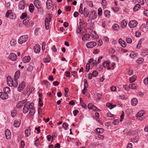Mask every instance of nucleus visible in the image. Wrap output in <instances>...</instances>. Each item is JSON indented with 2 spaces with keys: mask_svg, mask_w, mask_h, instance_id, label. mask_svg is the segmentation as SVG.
Segmentation results:
<instances>
[{
  "mask_svg": "<svg viewBox=\"0 0 148 148\" xmlns=\"http://www.w3.org/2000/svg\"><path fill=\"white\" fill-rule=\"evenodd\" d=\"M93 105L92 103H89L88 105V108L89 109H91Z\"/></svg>",
  "mask_w": 148,
  "mask_h": 148,
  "instance_id": "5fc2aeb1",
  "label": "nucleus"
},
{
  "mask_svg": "<svg viewBox=\"0 0 148 148\" xmlns=\"http://www.w3.org/2000/svg\"><path fill=\"white\" fill-rule=\"evenodd\" d=\"M34 3L35 6L38 9L42 8L41 3L39 1L35 0L34 1Z\"/></svg>",
  "mask_w": 148,
  "mask_h": 148,
  "instance_id": "423d86ee",
  "label": "nucleus"
},
{
  "mask_svg": "<svg viewBox=\"0 0 148 148\" xmlns=\"http://www.w3.org/2000/svg\"><path fill=\"white\" fill-rule=\"evenodd\" d=\"M112 28L114 30H118L119 28V26L117 24H114L112 26Z\"/></svg>",
  "mask_w": 148,
  "mask_h": 148,
  "instance_id": "2f4dec72",
  "label": "nucleus"
},
{
  "mask_svg": "<svg viewBox=\"0 0 148 148\" xmlns=\"http://www.w3.org/2000/svg\"><path fill=\"white\" fill-rule=\"evenodd\" d=\"M10 59L12 61H15L16 60L17 57L16 55L13 53H10L9 55Z\"/></svg>",
  "mask_w": 148,
  "mask_h": 148,
  "instance_id": "6e6552de",
  "label": "nucleus"
},
{
  "mask_svg": "<svg viewBox=\"0 0 148 148\" xmlns=\"http://www.w3.org/2000/svg\"><path fill=\"white\" fill-rule=\"evenodd\" d=\"M31 103H30L29 101L27 102L25 104L24 106L23 112L24 113H26L28 111L29 109L31 107Z\"/></svg>",
  "mask_w": 148,
  "mask_h": 148,
  "instance_id": "f03ea898",
  "label": "nucleus"
},
{
  "mask_svg": "<svg viewBox=\"0 0 148 148\" xmlns=\"http://www.w3.org/2000/svg\"><path fill=\"white\" fill-rule=\"evenodd\" d=\"M144 14L145 16H148V10L145 11L144 12Z\"/></svg>",
  "mask_w": 148,
  "mask_h": 148,
  "instance_id": "774afa93",
  "label": "nucleus"
},
{
  "mask_svg": "<svg viewBox=\"0 0 148 148\" xmlns=\"http://www.w3.org/2000/svg\"><path fill=\"white\" fill-rule=\"evenodd\" d=\"M98 14L99 16H101L102 14V10L101 8H99L98 10Z\"/></svg>",
  "mask_w": 148,
  "mask_h": 148,
  "instance_id": "09e8293b",
  "label": "nucleus"
},
{
  "mask_svg": "<svg viewBox=\"0 0 148 148\" xmlns=\"http://www.w3.org/2000/svg\"><path fill=\"white\" fill-rule=\"evenodd\" d=\"M0 97L3 100L7 99L8 98V94L6 92H0Z\"/></svg>",
  "mask_w": 148,
  "mask_h": 148,
  "instance_id": "0eeeda50",
  "label": "nucleus"
},
{
  "mask_svg": "<svg viewBox=\"0 0 148 148\" xmlns=\"http://www.w3.org/2000/svg\"><path fill=\"white\" fill-rule=\"evenodd\" d=\"M13 81L12 80H11V81L7 82V84L8 85L10 86H12L13 85Z\"/></svg>",
  "mask_w": 148,
  "mask_h": 148,
  "instance_id": "58836bf2",
  "label": "nucleus"
},
{
  "mask_svg": "<svg viewBox=\"0 0 148 148\" xmlns=\"http://www.w3.org/2000/svg\"><path fill=\"white\" fill-rule=\"evenodd\" d=\"M136 76H133L129 79V81L130 83H132L134 82L136 79Z\"/></svg>",
  "mask_w": 148,
  "mask_h": 148,
  "instance_id": "7c9ffc66",
  "label": "nucleus"
},
{
  "mask_svg": "<svg viewBox=\"0 0 148 148\" xmlns=\"http://www.w3.org/2000/svg\"><path fill=\"white\" fill-rule=\"evenodd\" d=\"M28 19H29L28 18H27L26 19L24 20L23 21V24H27L29 21Z\"/></svg>",
  "mask_w": 148,
  "mask_h": 148,
  "instance_id": "8fccbe9b",
  "label": "nucleus"
},
{
  "mask_svg": "<svg viewBox=\"0 0 148 148\" xmlns=\"http://www.w3.org/2000/svg\"><path fill=\"white\" fill-rule=\"evenodd\" d=\"M138 23L136 20H133L130 21L129 23V26L131 28L135 27L137 25Z\"/></svg>",
  "mask_w": 148,
  "mask_h": 148,
  "instance_id": "20e7f679",
  "label": "nucleus"
},
{
  "mask_svg": "<svg viewBox=\"0 0 148 148\" xmlns=\"http://www.w3.org/2000/svg\"><path fill=\"white\" fill-rule=\"evenodd\" d=\"M28 36L27 35H23L21 36L18 40V42L21 44L25 42L27 40Z\"/></svg>",
  "mask_w": 148,
  "mask_h": 148,
  "instance_id": "7ed1b4c3",
  "label": "nucleus"
},
{
  "mask_svg": "<svg viewBox=\"0 0 148 148\" xmlns=\"http://www.w3.org/2000/svg\"><path fill=\"white\" fill-rule=\"evenodd\" d=\"M40 47L38 44H36L35 45L34 47V52L37 53H38L40 51Z\"/></svg>",
  "mask_w": 148,
  "mask_h": 148,
  "instance_id": "4468645a",
  "label": "nucleus"
},
{
  "mask_svg": "<svg viewBox=\"0 0 148 148\" xmlns=\"http://www.w3.org/2000/svg\"><path fill=\"white\" fill-rule=\"evenodd\" d=\"M141 46V42L140 41H139L138 42V44L136 46V48L137 49H139Z\"/></svg>",
  "mask_w": 148,
  "mask_h": 148,
  "instance_id": "bf43d9fd",
  "label": "nucleus"
},
{
  "mask_svg": "<svg viewBox=\"0 0 148 148\" xmlns=\"http://www.w3.org/2000/svg\"><path fill=\"white\" fill-rule=\"evenodd\" d=\"M110 12L108 10H106L105 11V15L106 16L109 17L110 16Z\"/></svg>",
  "mask_w": 148,
  "mask_h": 148,
  "instance_id": "e433bc0d",
  "label": "nucleus"
},
{
  "mask_svg": "<svg viewBox=\"0 0 148 148\" xmlns=\"http://www.w3.org/2000/svg\"><path fill=\"white\" fill-rule=\"evenodd\" d=\"M119 42L122 47L125 48L126 47V43L121 39H119Z\"/></svg>",
  "mask_w": 148,
  "mask_h": 148,
  "instance_id": "aec40b11",
  "label": "nucleus"
},
{
  "mask_svg": "<svg viewBox=\"0 0 148 148\" xmlns=\"http://www.w3.org/2000/svg\"><path fill=\"white\" fill-rule=\"evenodd\" d=\"M18 85V83L17 82V80H16L14 79V81H13V85L14 87H16Z\"/></svg>",
  "mask_w": 148,
  "mask_h": 148,
  "instance_id": "f704fd0d",
  "label": "nucleus"
},
{
  "mask_svg": "<svg viewBox=\"0 0 148 148\" xmlns=\"http://www.w3.org/2000/svg\"><path fill=\"white\" fill-rule=\"evenodd\" d=\"M52 50L54 52H56L57 51L56 47L54 46H53L52 48Z\"/></svg>",
  "mask_w": 148,
  "mask_h": 148,
  "instance_id": "0e129e2a",
  "label": "nucleus"
},
{
  "mask_svg": "<svg viewBox=\"0 0 148 148\" xmlns=\"http://www.w3.org/2000/svg\"><path fill=\"white\" fill-rule=\"evenodd\" d=\"M90 35L89 34H86L84 35L82 37V39L83 41H85L89 38Z\"/></svg>",
  "mask_w": 148,
  "mask_h": 148,
  "instance_id": "5701e85b",
  "label": "nucleus"
},
{
  "mask_svg": "<svg viewBox=\"0 0 148 148\" xmlns=\"http://www.w3.org/2000/svg\"><path fill=\"white\" fill-rule=\"evenodd\" d=\"M29 11L31 12L32 13L34 9V5H33V4H31L29 6Z\"/></svg>",
  "mask_w": 148,
  "mask_h": 148,
  "instance_id": "c756f323",
  "label": "nucleus"
},
{
  "mask_svg": "<svg viewBox=\"0 0 148 148\" xmlns=\"http://www.w3.org/2000/svg\"><path fill=\"white\" fill-rule=\"evenodd\" d=\"M142 55H147L148 53V50H144L142 53Z\"/></svg>",
  "mask_w": 148,
  "mask_h": 148,
  "instance_id": "13d9d810",
  "label": "nucleus"
},
{
  "mask_svg": "<svg viewBox=\"0 0 148 148\" xmlns=\"http://www.w3.org/2000/svg\"><path fill=\"white\" fill-rule=\"evenodd\" d=\"M119 122V120H115L113 121L112 123L114 125L117 124Z\"/></svg>",
  "mask_w": 148,
  "mask_h": 148,
  "instance_id": "4d7b16f0",
  "label": "nucleus"
},
{
  "mask_svg": "<svg viewBox=\"0 0 148 148\" xmlns=\"http://www.w3.org/2000/svg\"><path fill=\"white\" fill-rule=\"evenodd\" d=\"M110 63V62H107V61H105L103 64V66L104 68H107V69L108 70H110V68L109 66V65Z\"/></svg>",
  "mask_w": 148,
  "mask_h": 148,
  "instance_id": "dca6fc26",
  "label": "nucleus"
},
{
  "mask_svg": "<svg viewBox=\"0 0 148 148\" xmlns=\"http://www.w3.org/2000/svg\"><path fill=\"white\" fill-rule=\"evenodd\" d=\"M110 89L112 91H116V88L114 86H112L110 87Z\"/></svg>",
  "mask_w": 148,
  "mask_h": 148,
  "instance_id": "603ef678",
  "label": "nucleus"
},
{
  "mask_svg": "<svg viewBox=\"0 0 148 148\" xmlns=\"http://www.w3.org/2000/svg\"><path fill=\"white\" fill-rule=\"evenodd\" d=\"M96 132L99 134L102 133L103 132V130L101 128H97L96 129Z\"/></svg>",
  "mask_w": 148,
  "mask_h": 148,
  "instance_id": "473e14b6",
  "label": "nucleus"
},
{
  "mask_svg": "<svg viewBox=\"0 0 148 148\" xmlns=\"http://www.w3.org/2000/svg\"><path fill=\"white\" fill-rule=\"evenodd\" d=\"M84 86H85V87H88V85L86 79H84Z\"/></svg>",
  "mask_w": 148,
  "mask_h": 148,
  "instance_id": "49530a36",
  "label": "nucleus"
},
{
  "mask_svg": "<svg viewBox=\"0 0 148 148\" xmlns=\"http://www.w3.org/2000/svg\"><path fill=\"white\" fill-rule=\"evenodd\" d=\"M140 7V5L138 4H136L134 6L133 8V10L134 11H137L138 10Z\"/></svg>",
  "mask_w": 148,
  "mask_h": 148,
  "instance_id": "c85d7f7f",
  "label": "nucleus"
},
{
  "mask_svg": "<svg viewBox=\"0 0 148 148\" xmlns=\"http://www.w3.org/2000/svg\"><path fill=\"white\" fill-rule=\"evenodd\" d=\"M27 14L26 13H24L22 14L20 18L22 19H23L27 17Z\"/></svg>",
  "mask_w": 148,
  "mask_h": 148,
  "instance_id": "a19ab883",
  "label": "nucleus"
},
{
  "mask_svg": "<svg viewBox=\"0 0 148 148\" xmlns=\"http://www.w3.org/2000/svg\"><path fill=\"white\" fill-rule=\"evenodd\" d=\"M5 135L6 138L8 139H10L11 137V134L10 130L8 129H7L5 131Z\"/></svg>",
  "mask_w": 148,
  "mask_h": 148,
  "instance_id": "9d476101",
  "label": "nucleus"
},
{
  "mask_svg": "<svg viewBox=\"0 0 148 148\" xmlns=\"http://www.w3.org/2000/svg\"><path fill=\"white\" fill-rule=\"evenodd\" d=\"M127 22L124 20L122 21L121 22V27L122 28H124L127 26Z\"/></svg>",
  "mask_w": 148,
  "mask_h": 148,
  "instance_id": "a878e982",
  "label": "nucleus"
},
{
  "mask_svg": "<svg viewBox=\"0 0 148 148\" xmlns=\"http://www.w3.org/2000/svg\"><path fill=\"white\" fill-rule=\"evenodd\" d=\"M51 15L50 14H49L48 16L45 18V25L47 30H48L49 29V23L51 21Z\"/></svg>",
  "mask_w": 148,
  "mask_h": 148,
  "instance_id": "f257e3e1",
  "label": "nucleus"
},
{
  "mask_svg": "<svg viewBox=\"0 0 148 148\" xmlns=\"http://www.w3.org/2000/svg\"><path fill=\"white\" fill-rule=\"evenodd\" d=\"M131 104L133 106H135L138 103V100L137 99L135 98H133L131 100Z\"/></svg>",
  "mask_w": 148,
  "mask_h": 148,
  "instance_id": "4be33fe9",
  "label": "nucleus"
},
{
  "mask_svg": "<svg viewBox=\"0 0 148 148\" xmlns=\"http://www.w3.org/2000/svg\"><path fill=\"white\" fill-rule=\"evenodd\" d=\"M98 73L97 71H93L91 74L93 77H95L97 76Z\"/></svg>",
  "mask_w": 148,
  "mask_h": 148,
  "instance_id": "ea45409f",
  "label": "nucleus"
},
{
  "mask_svg": "<svg viewBox=\"0 0 148 148\" xmlns=\"http://www.w3.org/2000/svg\"><path fill=\"white\" fill-rule=\"evenodd\" d=\"M31 59V58L29 56H25L23 59V62L24 63L28 62Z\"/></svg>",
  "mask_w": 148,
  "mask_h": 148,
  "instance_id": "a211bd4d",
  "label": "nucleus"
},
{
  "mask_svg": "<svg viewBox=\"0 0 148 148\" xmlns=\"http://www.w3.org/2000/svg\"><path fill=\"white\" fill-rule=\"evenodd\" d=\"M43 61L45 63H48L50 61V58L49 56H47L46 58L44 59Z\"/></svg>",
  "mask_w": 148,
  "mask_h": 148,
  "instance_id": "72a5a7b5",
  "label": "nucleus"
},
{
  "mask_svg": "<svg viewBox=\"0 0 148 148\" xmlns=\"http://www.w3.org/2000/svg\"><path fill=\"white\" fill-rule=\"evenodd\" d=\"M97 96L98 99H100L102 97V95L100 93H98L97 94Z\"/></svg>",
  "mask_w": 148,
  "mask_h": 148,
  "instance_id": "e2e57ef3",
  "label": "nucleus"
},
{
  "mask_svg": "<svg viewBox=\"0 0 148 148\" xmlns=\"http://www.w3.org/2000/svg\"><path fill=\"white\" fill-rule=\"evenodd\" d=\"M124 112L123 111L122 113L121 116H120V118H121V119H120V121L121 122L122 121L123 119V118H124Z\"/></svg>",
  "mask_w": 148,
  "mask_h": 148,
  "instance_id": "3c124183",
  "label": "nucleus"
},
{
  "mask_svg": "<svg viewBox=\"0 0 148 148\" xmlns=\"http://www.w3.org/2000/svg\"><path fill=\"white\" fill-rule=\"evenodd\" d=\"M68 126V125L67 123H63L62 127L65 130H66L67 129V127Z\"/></svg>",
  "mask_w": 148,
  "mask_h": 148,
  "instance_id": "c03bdc74",
  "label": "nucleus"
},
{
  "mask_svg": "<svg viewBox=\"0 0 148 148\" xmlns=\"http://www.w3.org/2000/svg\"><path fill=\"white\" fill-rule=\"evenodd\" d=\"M130 56L132 58H134L135 57H136V54H134V53H130Z\"/></svg>",
  "mask_w": 148,
  "mask_h": 148,
  "instance_id": "de8ad7c7",
  "label": "nucleus"
},
{
  "mask_svg": "<svg viewBox=\"0 0 148 148\" xmlns=\"http://www.w3.org/2000/svg\"><path fill=\"white\" fill-rule=\"evenodd\" d=\"M132 145L131 143H129L127 146V148H132Z\"/></svg>",
  "mask_w": 148,
  "mask_h": 148,
  "instance_id": "338daca9",
  "label": "nucleus"
},
{
  "mask_svg": "<svg viewBox=\"0 0 148 148\" xmlns=\"http://www.w3.org/2000/svg\"><path fill=\"white\" fill-rule=\"evenodd\" d=\"M145 114V112L143 111H140L138 112L136 114V117H141Z\"/></svg>",
  "mask_w": 148,
  "mask_h": 148,
  "instance_id": "6ab92c4d",
  "label": "nucleus"
},
{
  "mask_svg": "<svg viewBox=\"0 0 148 148\" xmlns=\"http://www.w3.org/2000/svg\"><path fill=\"white\" fill-rule=\"evenodd\" d=\"M144 83L145 84H148V78H145L144 79Z\"/></svg>",
  "mask_w": 148,
  "mask_h": 148,
  "instance_id": "052dcab7",
  "label": "nucleus"
},
{
  "mask_svg": "<svg viewBox=\"0 0 148 148\" xmlns=\"http://www.w3.org/2000/svg\"><path fill=\"white\" fill-rule=\"evenodd\" d=\"M29 110V114L31 115H33L35 112V110L34 108V103L33 102L31 103V107Z\"/></svg>",
  "mask_w": 148,
  "mask_h": 148,
  "instance_id": "1a4fd4ad",
  "label": "nucleus"
},
{
  "mask_svg": "<svg viewBox=\"0 0 148 148\" xmlns=\"http://www.w3.org/2000/svg\"><path fill=\"white\" fill-rule=\"evenodd\" d=\"M21 123V121H18L17 120H15L14 123V126L15 127H18Z\"/></svg>",
  "mask_w": 148,
  "mask_h": 148,
  "instance_id": "412c9836",
  "label": "nucleus"
},
{
  "mask_svg": "<svg viewBox=\"0 0 148 148\" xmlns=\"http://www.w3.org/2000/svg\"><path fill=\"white\" fill-rule=\"evenodd\" d=\"M84 14L85 17L88 16L89 14V12L88 11L87 9L86 8H84Z\"/></svg>",
  "mask_w": 148,
  "mask_h": 148,
  "instance_id": "cd10ccee",
  "label": "nucleus"
},
{
  "mask_svg": "<svg viewBox=\"0 0 148 148\" xmlns=\"http://www.w3.org/2000/svg\"><path fill=\"white\" fill-rule=\"evenodd\" d=\"M102 4L103 6H105L106 5V2L105 0H102Z\"/></svg>",
  "mask_w": 148,
  "mask_h": 148,
  "instance_id": "69168bd1",
  "label": "nucleus"
},
{
  "mask_svg": "<svg viewBox=\"0 0 148 148\" xmlns=\"http://www.w3.org/2000/svg\"><path fill=\"white\" fill-rule=\"evenodd\" d=\"M19 8L21 9H24L25 8V6L24 4H21L19 6Z\"/></svg>",
  "mask_w": 148,
  "mask_h": 148,
  "instance_id": "680f3d73",
  "label": "nucleus"
},
{
  "mask_svg": "<svg viewBox=\"0 0 148 148\" xmlns=\"http://www.w3.org/2000/svg\"><path fill=\"white\" fill-rule=\"evenodd\" d=\"M25 85V83L24 82H22L19 85L18 88V90L21 92L24 88Z\"/></svg>",
  "mask_w": 148,
  "mask_h": 148,
  "instance_id": "9b49d317",
  "label": "nucleus"
},
{
  "mask_svg": "<svg viewBox=\"0 0 148 148\" xmlns=\"http://www.w3.org/2000/svg\"><path fill=\"white\" fill-rule=\"evenodd\" d=\"M27 100V99H26L20 102L16 105V107L18 108H20L22 107L23 106V104L26 102Z\"/></svg>",
  "mask_w": 148,
  "mask_h": 148,
  "instance_id": "ddd939ff",
  "label": "nucleus"
},
{
  "mask_svg": "<svg viewBox=\"0 0 148 148\" xmlns=\"http://www.w3.org/2000/svg\"><path fill=\"white\" fill-rule=\"evenodd\" d=\"M52 3L51 0H47L46 5L48 9H50L51 7Z\"/></svg>",
  "mask_w": 148,
  "mask_h": 148,
  "instance_id": "b1692460",
  "label": "nucleus"
},
{
  "mask_svg": "<svg viewBox=\"0 0 148 148\" xmlns=\"http://www.w3.org/2000/svg\"><path fill=\"white\" fill-rule=\"evenodd\" d=\"M4 92H6V93L9 92L10 91V88L8 87H5L4 88Z\"/></svg>",
  "mask_w": 148,
  "mask_h": 148,
  "instance_id": "c9c22d12",
  "label": "nucleus"
},
{
  "mask_svg": "<svg viewBox=\"0 0 148 148\" xmlns=\"http://www.w3.org/2000/svg\"><path fill=\"white\" fill-rule=\"evenodd\" d=\"M81 23H82L81 22H80V28H78L76 31V33L77 34L80 33L81 32V24H80Z\"/></svg>",
  "mask_w": 148,
  "mask_h": 148,
  "instance_id": "79ce46f5",
  "label": "nucleus"
},
{
  "mask_svg": "<svg viewBox=\"0 0 148 148\" xmlns=\"http://www.w3.org/2000/svg\"><path fill=\"white\" fill-rule=\"evenodd\" d=\"M92 19H94L96 18V15H95V13L93 11H92L90 12L89 17Z\"/></svg>",
  "mask_w": 148,
  "mask_h": 148,
  "instance_id": "f3484780",
  "label": "nucleus"
},
{
  "mask_svg": "<svg viewBox=\"0 0 148 148\" xmlns=\"http://www.w3.org/2000/svg\"><path fill=\"white\" fill-rule=\"evenodd\" d=\"M126 40L127 42L128 43H131L132 42V40L130 38H127Z\"/></svg>",
  "mask_w": 148,
  "mask_h": 148,
  "instance_id": "864d4df0",
  "label": "nucleus"
},
{
  "mask_svg": "<svg viewBox=\"0 0 148 148\" xmlns=\"http://www.w3.org/2000/svg\"><path fill=\"white\" fill-rule=\"evenodd\" d=\"M33 67L31 65H29L27 69V71L29 72H31L33 70Z\"/></svg>",
  "mask_w": 148,
  "mask_h": 148,
  "instance_id": "37998d69",
  "label": "nucleus"
},
{
  "mask_svg": "<svg viewBox=\"0 0 148 148\" xmlns=\"http://www.w3.org/2000/svg\"><path fill=\"white\" fill-rule=\"evenodd\" d=\"M91 109H92L93 111H99V109H98L96 107L93 105Z\"/></svg>",
  "mask_w": 148,
  "mask_h": 148,
  "instance_id": "a18cd8bd",
  "label": "nucleus"
},
{
  "mask_svg": "<svg viewBox=\"0 0 148 148\" xmlns=\"http://www.w3.org/2000/svg\"><path fill=\"white\" fill-rule=\"evenodd\" d=\"M30 127H28V129H27L25 130V136L28 137L30 134Z\"/></svg>",
  "mask_w": 148,
  "mask_h": 148,
  "instance_id": "393cba45",
  "label": "nucleus"
},
{
  "mask_svg": "<svg viewBox=\"0 0 148 148\" xmlns=\"http://www.w3.org/2000/svg\"><path fill=\"white\" fill-rule=\"evenodd\" d=\"M20 75V71H16L15 73L14 79H15L16 80H17V79L19 77Z\"/></svg>",
  "mask_w": 148,
  "mask_h": 148,
  "instance_id": "bb28decb",
  "label": "nucleus"
},
{
  "mask_svg": "<svg viewBox=\"0 0 148 148\" xmlns=\"http://www.w3.org/2000/svg\"><path fill=\"white\" fill-rule=\"evenodd\" d=\"M138 85L134 83L131 84L129 86V88L132 89H136L138 88Z\"/></svg>",
  "mask_w": 148,
  "mask_h": 148,
  "instance_id": "2eb2a0df",
  "label": "nucleus"
},
{
  "mask_svg": "<svg viewBox=\"0 0 148 148\" xmlns=\"http://www.w3.org/2000/svg\"><path fill=\"white\" fill-rule=\"evenodd\" d=\"M12 14L11 10H9L5 14V16L6 17H9L10 18L12 19H14V16Z\"/></svg>",
  "mask_w": 148,
  "mask_h": 148,
  "instance_id": "f8f14e48",
  "label": "nucleus"
},
{
  "mask_svg": "<svg viewBox=\"0 0 148 148\" xmlns=\"http://www.w3.org/2000/svg\"><path fill=\"white\" fill-rule=\"evenodd\" d=\"M79 112V111L77 110H76L73 111V114L75 116L77 115V114Z\"/></svg>",
  "mask_w": 148,
  "mask_h": 148,
  "instance_id": "6e6d98bb",
  "label": "nucleus"
},
{
  "mask_svg": "<svg viewBox=\"0 0 148 148\" xmlns=\"http://www.w3.org/2000/svg\"><path fill=\"white\" fill-rule=\"evenodd\" d=\"M16 43V41L14 39L10 41V44L12 46H14Z\"/></svg>",
  "mask_w": 148,
  "mask_h": 148,
  "instance_id": "4c0bfd02",
  "label": "nucleus"
},
{
  "mask_svg": "<svg viewBox=\"0 0 148 148\" xmlns=\"http://www.w3.org/2000/svg\"><path fill=\"white\" fill-rule=\"evenodd\" d=\"M96 45V43L94 41H91L88 43L86 46L88 48H91L94 47Z\"/></svg>",
  "mask_w": 148,
  "mask_h": 148,
  "instance_id": "39448f33",
  "label": "nucleus"
}]
</instances>
